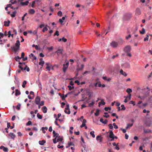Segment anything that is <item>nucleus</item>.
Listing matches in <instances>:
<instances>
[{"label": "nucleus", "instance_id": "31", "mask_svg": "<svg viewBox=\"0 0 152 152\" xmlns=\"http://www.w3.org/2000/svg\"><path fill=\"white\" fill-rule=\"evenodd\" d=\"M16 12H16V11H15L14 12H13L12 13V14L11 15V16L12 18H14V17H15V14L16 13Z\"/></svg>", "mask_w": 152, "mask_h": 152}, {"label": "nucleus", "instance_id": "51", "mask_svg": "<svg viewBox=\"0 0 152 152\" xmlns=\"http://www.w3.org/2000/svg\"><path fill=\"white\" fill-rule=\"evenodd\" d=\"M108 126H109L110 129H112L113 128V126L111 124H109Z\"/></svg>", "mask_w": 152, "mask_h": 152}, {"label": "nucleus", "instance_id": "29", "mask_svg": "<svg viewBox=\"0 0 152 152\" xmlns=\"http://www.w3.org/2000/svg\"><path fill=\"white\" fill-rule=\"evenodd\" d=\"M99 111L100 110H99L97 109L96 110V113L94 114L96 116H98L99 113Z\"/></svg>", "mask_w": 152, "mask_h": 152}, {"label": "nucleus", "instance_id": "54", "mask_svg": "<svg viewBox=\"0 0 152 152\" xmlns=\"http://www.w3.org/2000/svg\"><path fill=\"white\" fill-rule=\"evenodd\" d=\"M69 146H70L71 145H74V144L71 142H68V143Z\"/></svg>", "mask_w": 152, "mask_h": 152}, {"label": "nucleus", "instance_id": "22", "mask_svg": "<svg viewBox=\"0 0 152 152\" xmlns=\"http://www.w3.org/2000/svg\"><path fill=\"white\" fill-rule=\"evenodd\" d=\"M63 66V71L64 72V73H65L68 67L64 64Z\"/></svg>", "mask_w": 152, "mask_h": 152}, {"label": "nucleus", "instance_id": "34", "mask_svg": "<svg viewBox=\"0 0 152 152\" xmlns=\"http://www.w3.org/2000/svg\"><path fill=\"white\" fill-rule=\"evenodd\" d=\"M94 131H92L90 132V134L92 136V137L94 138L95 137V135L94 134Z\"/></svg>", "mask_w": 152, "mask_h": 152}, {"label": "nucleus", "instance_id": "53", "mask_svg": "<svg viewBox=\"0 0 152 152\" xmlns=\"http://www.w3.org/2000/svg\"><path fill=\"white\" fill-rule=\"evenodd\" d=\"M48 30V28L46 27H44L43 30H42V31L44 32L45 31H47Z\"/></svg>", "mask_w": 152, "mask_h": 152}, {"label": "nucleus", "instance_id": "2", "mask_svg": "<svg viewBox=\"0 0 152 152\" xmlns=\"http://www.w3.org/2000/svg\"><path fill=\"white\" fill-rule=\"evenodd\" d=\"M131 50V47L129 45L126 46L124 48V50L125 52L126 53H129Z\"/></svg>", "mask_w": 152, "mask_h": 152}, {"label": "nucleus", "instance_id": "50", "mask_svg": "<svg viewBox=\"0 0 152 152\" xmlns=\"http://www.w3.org/2000/svg\"><path fill=\"white\" fill-rule=\"evenodd\" d=\"M121 107H122V108L121 109V110H125L126 109L125 107L123 104L121 105Z\"/></svg>", "mask_w": 152, "mask_h": 152}, {"label": "nucleus", "instance_id": "1", "mask_svg": "<svg viewBox=\"0 0 152 152\" xmlns=\"http://www.w3.org/2000/svg\"><path fill=\"white\" fill-rule=\"evenodd\" d=\"M20 42L19 40H17L15 43V46L11 47L12 50L16 52L19 49Z\"/></svg>", "mask_w": 152, "mask_h": 152}, {"label": "nucleus", "instance_id": "12", "mask_svg": "<svg viewBox=\"0 0 152 152\" xmlns=\"http://www.w3.org/2000/svg\"><path fill=\"white\" fill-rule=\"evenodd\" d=\"M0 149H3V150L5 152L7 151L8 150V148H7L3 146H0Z\"/></svg>", "mask_w": 152, "mask_h": 152}, {"label": "nucleus", "instance_id": "17", "mask_svg": "<svg viewBox=\"0 0 152 152\" xmlns=\"http://www.w3.org/2000/svg\"><path fill=\"white\" fill-rule=\"evenodd\" d=\"M42 58H40V61L39 63V64L41 65L42 67L43 66V64H44V61H42Z\"/></svg>", "mask_w": 152, "mask_h": 152}, {"label": "nucleus", "instance_id": "4", "mask_svg": "<svg viewBox=\"0 0 152 152\" xmlns=\"http://www.w3.org/2000/svg\"><path fill=\"white\" fill-rule=\"evenodd\" d=\"M40 101V97L39 96H37L35 99V102L36 104H39V102Z\"/></svg>", "mask_w": 152, "mask_h": 152}, {"label": "nucleus", "instance_id": "8", "mask_svg": "<svg viewBox=\"0 0 152 152\" xmlns=\"http://www.w3.org/2000/svg\"><path fill=\"white\" fill-rule=\"evenodd\" d=\"M35 12V10L34 9H30L28 11V13L29 14L33 15Z\"/></svg>", "mask_w": 152, "mask_h": 152}, {"label": "nucleus", "instance_id": "49", "mask_svg": "<svg viewBox=\"0 0 152 152\" xmlns=\"http://www.w3.org/2000/svg\"><path fill=\"white\" fill-rule=\"evenodd\" d=\"M143 113H146L147 112L148 113H149L150 111L149 110H146L145 109H144L143 111Z\"/></svg>", "mask_w": 152, "mask_h": 152}, {"label": "nucleus", "instance_id": "42", "mask_svg": "<svg viewBox=\"0 0 152 152\" xmlns=\"http://www.w3.org/2000/svg\"><path fill=\"white\" fill-rule=\"evenodd\" d=\"M35 3V1H32V4L31 5V6L32 7L34 8V4Z\"/></svg>", "mask_w": 152, "mask_h": 152}, {"label": "nucleus", "instance_id": "47", "mask_svg": "<svg viewBox=\"0 0 152 152\" xmlns=\"http://www.w3.org/2000/svg\"><path fill=\"white\" fill-rule=\"evenodd\" d=\"M21 58L20 57L18 56H17V57H15V60L17 61H18V60L20 59Z\"/></svg>", "mask_w": 152, "mask_h": 152}, {"label": "nucleus", "instance_id": "46", "mask_svg": "<svg viewBox=\"0 0 152 152\" xmlns=\"http://www.w3.org/2000/svg\"><path fill=\"white\" fill-rule=\"evenodd\" d=\"M94 104V101H93L91 103H90L89 104V106H91L93 105Z\"/></svg>", "mask_w": 152, "mask_h": 152}, {"label": "nucleus", "instance_id": "24", "mask_svg": "<svg viewBox=\"0 0 152 152\" xmlns=\"http://www.w3.org/2000/svg\"><path fill=\"white\" fill-rule=\"evenodd\" d=\"M46 142V141L45 140H42V141H39V144L41 145H43L44 143Z\"/></svg>", "mask_w": 152, "mask_h": 152}, {"label": "nucleus", "instance_id": "19", "mask_svg": "<svg viewBox=\"0 0 152 152\" xmlns=\"http://www.w3.org/2000/svg\"><path fill=\"white\" fill-rule=\"evenodd\" d=\"M43 112L46 113L47 112V109L46 106H44L42 108Z\"/></svg>", "mask_w": 152, "mask_h": 152}, {"label": "nucleus", "instance_id": "55", "mask_svg": "<svg viewBox=\"0 0 152 152\" xmlns=\"http://www.w3.org/2000/svg\"><path fill=\"white\" fill-rule=\"evenodd\" d=\"M131 97V95L130 94H129V96H127L126 98H129V100H130Z\"/></svg>", "mask_w": 152, "mask_h": 152}, {"label": "nucleus", "instance_id": "45", "mask_svg": "<svg viewBox=\"0 0 152 152\" xmlns=\"http://www.w3.org/2000/svg\"><path fill=\"white\" fill-rule=\"evenodd\" d=\"M32 124V122H31L29 121L28 123H27L26 124V125L27 126H28V125H31Z\"/></svg>", "mask_w": 152, "mask_h": 152}, {"label": "nucleus", "instance_id": "38", "mask_svg": "<svg viewBox=\"0 0 152 152\" xmlns=\"http://www.w3.org/2000/svg\"><path fill=\"white\" fill-rule=\"evenodd\" d=\"M104 110L105 111H108V110H110L111 109V107H105L104 108Z\"/></svg>", "mask_w": 152, "mask_h": 152}, {"label": "nucleus", "instance_id": "9", "mask_svg": "<svg viewBox=\"0 0 152 152\" xmlns=\"http://www.w3.org/2000/svg\"><path fill=\"white\" fill-rule=\"evenodd\" d=\"M45 65H46V68L48 71H50V66L51 65L49 63H46Z\"/></svg>", "mask_w": 152, "mask_h": 152}, {"label": "nucleus", "instance_id": "37", "mask_svg": "<svg viewBox=\"0 0 152 152\" xmlns=\"http://www.w3.org/2000/svg\"><path fill=\"white\" fill-rule=\"evenodd\" d=\"M21 106V105L20 104H19L16 107V109L18 110H20V106Z\"/></svg>", "mask_w": 152, "mask_h": 152}, {"label": "nucleus", "instance_id": "57", "mask_svg": "<svg viewBox=\"0 0 152 152\" xmlns=\"http://www.w3.org/2000/svg\"><path fill=\"white\" fill-rule=\"evenodd\" d=\"M148 139H149V138L148 137H145V138H143L142 139V140L143 141H147V140H148Z\"/></svg>", "mask_w": 152, "mask_h": 152}, {"label": "nucleus", "instance_id": "3", "mask_svg": "<svg viewBox=\"0 0 152 152\" xmlns=\"http://www.w3.org/2000/svg\"><path fill=\"white\" fill-rule=\"evenodd\" d=\"M110 45L111 46L113 47L114 48H115L118 46V43L117 42H116L112 41L110 44Z\"/></svg>", "mask_w": 152, "mask_h": 152}, {"label": "nucleus", "instance_id": "59", "mask_svg": "<svg viewBox=\"0 0 152 152\" xmlns=\"http://www.w3.org/2000/svg\"><path fill=\"white\" fill-rule=\"evenodd\" d=\"M75 83H77L78 85H79L80 84V82L78 80H76L75 82Z\"/></svg>", "mask_w": 152, "mask_h": 152}, {"label": "nucleus", "instance_id": "27", "mask_svg": "<svg viewBox=\"0 0 152 152\" xmlns=\"http://www.w3.org/2000/svg\"><path fill=\"white\" fill-rule=\"evenodd\" d=\"M37 118L39 119H42V115H40L39 113H38L37 114Z\"/></svg>", "mask_w": 152, "mask_h": 152}, {"label": "nucleus", "instance_id": "48", "mask_svg": "<svg viewBox=\"0 0 152 152\" xmlns=\"http://www.w3.org/2000/svg\"><path fill=\"white\" fill-rule=\"evenodd\" d=\"M56 139H57L56 137L55 138H54V139H53V142L54 143H56L57 142H58V141H57V140H56Z\"/></svg>", "mask_w": 152, "mask_h": 152}, {"label": "nucleus", "instance_id": "62", "mask_svg": "<svg viewBox=\"0 0 152 152\" xmlns=\"http://www.w3.org/2000/svg\"><path fill=\"white\" fill-rule=\"evenodd\" d=\"M118 56V54H117L116 55L113 56L112 57V58L113 59H114L116 57H117Z\"/></svg>", "mask_w": 152, "mask_h": 152}, {"label": "nucleus", "instance_id": "41", "mask_svg": "<svg viewBox=\"0 0 152 152\" xmlns=\"http://www.w3.org/2000/svg\"><path fill=\"white\" fill-rule=\"evenodd\" d=\"M56 35L57 36H58L59 35V31H56L55 33L54 34V36H55Z\"/></svg>", "mask_w": 152, "mask_h": 152}, {"label": "nucleus", "instance_id": "44", "mask_svg": "<svg viewBox=\"0 0 152 152\" xmlns=\"http://www.w3.org/2000/svg\"><path fill=\"white\" fill-rule=\"evenodd\" d=\"M83 67H84L83 65L82 64V65H81V67H80V68H79L78 69H77L78 70H81L83 69Z\"/></svg>", "mask_w": 152, "mask_h": 152}, {"label": "nucleus", "instance_id": "23", "mask_svg": "<svg viewBox=\"0 0 152 152\" xmlns=\"http://www.w3.org/2000/svg\"><path fill=\"white\" fill-rule=\"evenodd\" d=\"M67 39L65 38L64 37H63L61 39H59L58 41L59 42H60L62 40L64 42H66L67 41Z\"/></svg>", "mask_w": 152, "mask_h": 152}, {"label": "nucleus", "instance_id": "30", "mask_svg": "<svg viewBox=\"0 0 152 152\" xmlns=\"http://www.w3.org/2000/svg\"><path fill=\"white\" fill-rule=\"evenodd\" d=\"M27 83V82L26 80L24 81L23 82V84L22 85V86L23 88H24L25 87V85Z\"/></svg>", "mask_w": 152, "mask_h": 152}, {"label": "nucleus", "instance_id": "32", "mask_svg": "<svg viewBox=\"0 0 152 152\" xmlns=\"http://www.w3.org/2000/svg\"><path fill=\"white\" fill-rule=\"evenodd\" d=\"M14 77H15V79L16 80V81H15V83H16L17 84L18 83H19V81L18 78L15 76Z\"/></svg>", "mask_w": 152, "mask_h": 152}, {"label": "nucleus", "instance_id": "63", "mask_svg": "<svg viewBox=\"0 0 152 152\" xmlns=\"http://www.w3.org/2000/svg\"><path fill=\"white\" fill-rule=\"evenodd\" d=\"M59 21L61 24H62V23L63 22V20L61 19H59Z\"/></svg>", "mask_w": 152, "mask_h": 152}, {"label": "nucleus", "instance_id": "61", "mask_svg": "<svg viewBox=\"0 0 152 152\" xmlns=\"http://www.w3.org/2000/svg\"><path fill=\"white\" fill-rule=\"evenodd\" d=\"M147 37H145L144 39V40L145 41H146L147 40L148 41V40L149 36H148V35H147Z\"/></svg>", "mask_w": 152, "mask_h": 152}, {"label": "nucleus", "instance_id": "16", "mask_svg": "<svg viewBox=\"0 0 152 152\" xmlns=\"http://www.w3.org/2000/svg\"><path fill=\"white\" fill-rule=\"evenodd\" d=\"M29 3V2L28 1H26L25 2H21L20 3L21 4L22 6H25V5H27L28 3Z\"/></svg>", "mask_w": 152, "mask_h": 152}, {"label": "nucleus", "instance_id": "40", "mask_svg": "<svg viewBox=\"0 0 152 152\" xmlns=\"http://www.w3.org/2000/svg\"><path fill=\"white\" fill-rule=\"evenodd\" d=\"M58 15L60 16H61L62 15V12L61 11H59L57 13Z\"/></svg>", "mask_w": 152, "mask_h": 152}, {"label": "nucleus", "instance_id": "26", "mask_svg": "<svg viewBox=\"0 0 152 152\" xmlns=\"http://www.w3.org/2000/svg\"><path fill=\"white\" fill-rule=\"evenodd\" d=\"M102 104L103 105H104L105 104V103L104 102V100L102 99L101 100V102L99 103V107L100 104Z\"/></svg>", "mask_w": 152, "mask_h": 152}, {"label": "nucleus", "instance_id": "10", "mask_svg": "<svg viewBox=\"0 0 152 152\" xmlns=\"http://www.w3.org/2000/svg\"><path fill=\"white\" fill-rule=\"evenodd\" d=\"M86 120L85 119H83L82 124L80 126V128H82L86 126Z\"/></svg>", "mask_w": 152, "mask_h": 152}, {"label": "nucleus", "instance_id": "11", "mask_svg": "<svg viewBox=\"0 0 152 152\" xmlns=\"http://www.w3.org/2000/svg\"><path fill=\"white\" fill-rule=\"evenodd\" d=\"M10 21L9 20H8V21H4V26H9Z\"/></svg>", "mask_w": 152, "mask_h": 152}, {"label": "nucleus", "instance_id": "36", "mask_svg": "<svg viewBox=\"0 0 152 152\" xmlns=\"http://www.w3.org/2000/svg\"><path fill=\"white\" fill-rule=\"evenodd\" d=\"M145 29L144 28H143L142 29V31H140V33L141 34H144L145 33Z\"/></svg>", "mask_w": 152, "mask_h": 152}, {"label": "nucleus", "instance_id": "25", "mask_svg": "<svg viewBox=\"0 0 152 152\" xmlns=\"http://www.w3.org/2000/svg\"><path fill=\"white\" fill-rule=\"evenodd\" d=\"M67 95L68 94H66L65 96L63 95H61V97L62 99L63 100H64L65 99V98L67 96Z\"/></svg>", "mask_w": 152, "mask_h": 152}, {"label": "nucleus", "instance_id": "14", "mask_svg": "<svg viewBox=\"0 0 152 152\" xmlns=\"http://www.w3.org/2000/svg\"><path fill=\"white\" fill-rule=\"evenodd\" d=\"M29 56L33 60H36L37 59L36 57L34 56V54L32 53H31L30 55Z\"/></svg>", "mask_w": 152, "mask_h": 152}, {"label": "nucleus", "instance_id": "20", "mask_svg": "<svg viewBox=\"0 0 152 152\" xmlns=\"http://www.w3.org/2000/svg\"><path fill=\"white\" fill-rule=\"evenodd\" d=\"M136 13L137 15H140L141 14L140 10L139 8H137L136 11Z\"/></svg>", "mask_w": 152, "mask_h": 152}, {"label": "nucleus", "instance_id": "43", "mask_svg": "<svg viewBox=\"0 0 152 152\" xmlns=\"http://www.w3.org/2000/svg\"><path fill=\"white\" fill-rule=\"evenodd\" d=\"M58 138L57 139V141L59 142V141H61L63 139L62 138L60 137H58Z\"/></svg>", "mask_w": 152, "mask_h": 152}, {"label": "nucleus", "instance_id": "56", "mask_svg": "<svg viewBox=\"0 0 152 152\" xmlns=\"http://www.w3.org/2000/svg\"><path fill=\"white\" fill-rule=\"evenodd\" d=\"M44 101H41L40 102H39V104L41 106H43L44 105Z\"/></svg>", "mask_w": 152, "mask_h": 152}, {"label": "nucleus", "instance_id": "28", "mask_svg": "<svg viewBox=\"0 0 152 152\" xmlns=\"http://www.w3.org/2000/svg\"><path fill=\"white\" fill-rule=\"evenodd\" d=\"M133 125V124H128L127 125V126L126 127V129H128L129 127L132 126Z\"/></svg>", "mask_w": 152, "mask_h": 152}, {"label": "nucleus", "instance_id": "18", "mask_svg": "<svg viewBox=\"0 0 152 152\" xmlns=\"http://www.w3.org/2000/svg\"><path fill=\"white\" fill-rule=\"evenodd\" d=\"M120 73L122 75L126 77L127 76V74L125 72H124L123 70L121 69L120 71Z\"/></svg>", "mask_w": 152, "mask_h": 152}, {"label": "nucleus", "instance_id": "64", "mask_svg": "<svg viewBox=\"0 0 152 152\" xmlns=\"http://www.w3.org/2000/svg\"><path fill=\"white\" fill-rule=\"evenodd\" d=\"M124 42V41L123 40H122V39H121L120 40V41L119 42V43L121 44V45H122V44H123Z\"/></svg>", "mask_w": 152, "mask_h": 152}, {"label": "nucleus", "instance_id": "60", "mask_svg": "<svg viewBox=\"0 0 152 152\" xmlns=\"http://www.w3.org/2000/svg\"><path fill=\"white\" fill-rule=\"evenodd\" d=\"M120 105V103L118 102H116L115 105L116 106L118 107Z\"/></svg>", "mask_w": 152, "mask_h": 152}, {"label": "nucleus", "instance_id": "58", "mask_svg": "<svg viewBox=\"0 0 152 152\" xmlns=\"http://www.w3.org/2000/svg\"><path fill=\"white\" fill-rule=\"evenodd\" d=\"M64 112L65 113L68 114H69L70 113V110H68V112H67L66 110H65Z\"/></svg>", "mask_w": 152, "mask_h": 152}, {"label": "nucleus", "instance_id": "52", "mask_svg": "<svg viewBox=\"0 0 152 152\" xmlns=\"http://www.w3.org/2000/svg\"><path fill=\"white\" fill-rule=\"evenodd\" d=\"M121 130L122 131L123 133H125L126 132V128L125 129H123L122 128H121Z\"/></svg>", "mask_w": 152, "mask_h": 152}, {"label": "nucleus", "instance_id": "15", "mask_svg": "<svg viewBox=\"0 0 152 152\" xmlns=\"http://www.w3.org/2000/svg\"><path fill=\"white\" fill-rule=\"evenodd\" d=\"M96 139L97 140H99V142H102V138L100 136H97L96 137Z\"/></svg>", "mask_w": 152, "mask_h": 152}, {"label": "nucleus", "instance_id": "39", "mask_svg": "<svg viewBox=\"0 0 152 152\" xmlns=\"http://www.w3.org/2000/svg\"><path fill=\"white\" fill-rule=\"evenodd\" d=\"M68 87L69 88V90H72V89H74V86L71 87L70 86H68Z\"/></svg>", "mask_w": 152, "mask_h": 152}, {"label": "nucleus", "instance_id": "33", "mask_svg": "<svg viewBox=\"0 0 152 152\" xmlns=\"http://www.w3.org/2000/svg\"><path fill=\"white\" fill-rule=\"evenodd\" d=\"M126 91L129 93V94H130V93L132 92V90L130 89V88H128L127 89V90H126Z\"/></svg>", "mask_w": 152, "mask_h": 152}, {"label": "nucleus", "instance_id": "6", "mask_svg": "<svg viewBox=\"0 0 152 152\" xmlns=\"http://www.w3.org/2000/svg\"><path fill=\"white\" fill-rule=\"evenodd\" d=\"M63 50L62 49H58L55 52V53H56L58 56L60 55H62L63 54Z\"/></svg>", "mask_w": 152, "mask_h": 152}, {"label": "nucleus", "instance_id": "5", "mask_svg": "<svg viewBox=\"0 0 152 152\" xmlns=\"http://www.w3.org/2000/svg\"><path fill=\"white\" fill-rule=\"evenodd\" d=\"M109 137L112 139L111 140H113L114 138V135L112 130L109 131Z\"/></svg>", "mask_w": 152, "mask_h": 152}, {"label": "nucleus", "instance_id": "13", "mask_svg": "<svg viewBox=\"0 0 152 152\" xmlns=\"http://www.w3.org/2000/svg\"><path fill=\"white\" fill-rule=\"evenodd\" d=\"M53 136L55 137H56L57 138V137H59V134L57 133H56L54 130H53Z\"/></svg>", "mask_w": 152, "mask_h": 152}, {"label": "nucleus", "instance_id": "21", "mask_svg": "<svg viewBox=\"0 0 152 152\" xmlns=\"http://www.w3.org/2000/svg\"><path fill=\"white\" fill-rule=\"evenodd\" d=\"M20 92L18 90V89H16L15 90V95L16 96L18 95H19L20 94Z\"/></svg>", "mask_w": 152, "mask_h": 152}, {"label": "nucleus", "instance_id": "35", "mask_svg": "<svg viewBox=\"0 0 152 152\" xmlns=\"http://www.w3.org/2000/svg\"><path fill=\"white\" fill-rule=\"evenodd\" d=\"M144 132L145 133H148L151 132V130L148 129L144 130Z\"/></svg>", "mask_w": 152, "mask_h": 152}, {"label": "nucleus", "instance_id": "7", "mask_svg": "<svg viewBox=\"0 0 152 152\" xmlns=\"http://www.w3.org/2000/svg\"><path fill=\"white\" fill-rule=\"evenodd\" d=\"M8 135L13 140H14L15 139V138L16 137V135L15 134H14L13 133L10 132L8 134Z\"/></svg>", "mask_w": 152, "mask_h": 152}]
</instances>
